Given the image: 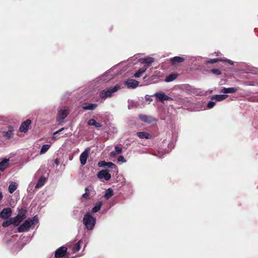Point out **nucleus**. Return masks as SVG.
<instances>
[{
	"label": "nucleus",
	"mask_w": 258,
	"mask_h": 258,
	"mask_svg": "<svg viewBox=\"0 0 258 258\" xmlns=\"http://www.w3.org/2000/svg\"><path fill=\"white\" fill-rule=\"evenodd\" d=\"M211 72L217 76L221 74V71L217 69L211 70Z\"/></svg>",
	"instance_id": "37"
},
{
	"label": "nucleus",
	"mask_w": 258,
	"mask_h": 258,
	"mask_svg": "<svg viewBox=\"0 0 258 258\" xmlns=\"http://www.w3.org/2000/svg\"><path fill=\"white\" fill-rule=\"evenodd\" d=\"M223 61V59L221 58H211V64L216 63L218 61Z\"/></svg>",
	"instance_id": "40"
},
{
	"label": "nucleus",
	"mask_w": 258,
	"mask_h": 258,
	"mask_svg": "<svg viewBox=\"0 0 258 258\" xmlns=\"http://www.w3.org/2000/svg\"><path fill=\"white\" fill-rule=\"evenodd\" d=\"M137 135L140 139H150L152 138V136L150 134L145 132H138Z\"/></svg>",
	"instance_id": "16"
},
{
	"label": "nucleus",
	"mask_w": 258,
	"mask_h": 258,
	"mask_svg": "<svg viewBox=\"0 0 258 258\" xmlns=\"http://www.w3.org/2000/svg\"><path fill=\"white\" fill-rule=\"evenodd\" d=\"M37 222L38 220L36 218V216L32 218H29L17 228V231L21 233L27 231L32 225L35 224Z\"/></svg>",
	"instance_id": "2"
},
{
	"label": "nucleus",
	"mask_w": 258,
	"mask_h": 258,
	"mask_svg": "<svg viewBox=\"0 0 258 258\" xmlns=\"http://www.w3.org/2000/svg\"><path fill=\"white\" fill-rule=\"evenodd\" d=\"M207 106L208 108H210V101L207 103Z\"/></svg>",
	"instance_id": "50"
},
{
	"label": "nucleus",
	"mask_w": 258,
	"mask_h": 258,
	"mask_svg": "<svg viewBox=\"0 0 258 258\" xmlns=\"http://www.w3.org/2000/svg\"><path fill=\"white\" fill-rule=\"evenodd\" d=\"M107 163V162L105 161H101L98 162V165L99 167H105Z\"/></svg>",
	"instance_id": "38"
},
{
	"label": "nucleus",
	"mask_w": 258,
	"mask_h": 258,
	"mask_svg": "<svg viewBox=\"0 0 258 258\" xmlns=\"http://www.w3.org/2000/svg\"><path fill=\"white\" fill-rule=\"evenodd\" d=\"M117 160H118V161L122 162H125L126 161L125 159H124V158L122 156H119L118 157Z\"/></svg>",
	"instance_id": "42"
},
{
	"label": "nucleus",
	"mask_w": 258,
	"mask_h": 258,
	"mask_svg": "<svg viewBox=\"0 0 258 258\" xmlns=\"http://www.w3.org/2000/svg\"><path fill=\"white\" fill-rule=\"evenodd\" d=\"M228 97L226 94L215 95L211 97V100H215L216 102H221L225 100Z\"/></svg>",
	"instance_id": "11"
},
{
	"label": "nucleus",
	"mask_w": 258,
	"mask_h": 258,
	"mask_svg": "<svg viewBox=\"0 0 258 258\" xmlns=\"http://www.w3.org/2000/svg\"><path fill=\"white\" fill-rule=\"evenodd\" d=\"M185 59L183 57L180 56H175L170 58V61L172 64L174 65L177 63H181L184 61Z\"/></svg>",
	"instance_id": "15"
},
{
	"label": "nucleus",
	"mask_w": 258,
	"mask_h": 258,
	"mask_svg": "<svg viewBox=\"0 0 258 258\" xmlns=\"http://www.w3.org/2000/svg\"><path fill=\"white\" fill-rule=\"evenodd\" d=\"M115 152L117 154H119L121 153L122 151V149L118 146L115 147Z\"/></svg>",
	"instance_id": "39"
},
{
	"label": "nucleus",
	"mask_w": 258,
	"mask_h": 258,
	"mask_svg": "<svg viewBox=\"0 0 258 258\" xmlns=\"http://www.w3.org/2000/svg\"><path fill=\"white\" fill-rule=\"evenodd\" d=\"M18 186V184L16 182H12L10 185L9 186V191L10 194L13 193L16 189H17Z\"/></svg>",
	"instance_id": "21"
},
{
	"label": "nucleus",
	"mask_w": 258,
	"mask_h": 258,
	"mask_svg": "<svg viewBox=\"0 0 258 258\" xmlns=\"http://www.w3.org/2000/svg\"><path fill=\"white\" fill-rule=\"evenodd\" d=\"M139 117L142 121L148 123H151L155 120L153 117L142 114H140Z\"/></svg>",
	"instance_id": "9"
},
{
	"label": "nucleus",
	"mask_w": 258,
	"mask_h": 258,
	"mask_svg": "<svg viewBox=\"0 0 258 258\" xmlns=\"http://www.w3.org/2000/svg\"><path fill=\"white\" fill-rule=\"evenodd\" d=\"M9 161L8 159H4L0 162V171H3L8 167Z\"/></svg>",
	"instance_id": "17"
},
{
	"label": "nucleus",
	"mask_w": 258,
	"mask_h": 258,
	"mask_svg": "<svg viewBox=\"0 0 258 258\" xmlns=\"http://www.w3.org/2000/svg\"><path fill=\"white\" fill-rule=\"evenodd\" d=\"M120 88V86L118 84L112 87L104 89L100 92L99 96L101 98L105 99L107 97L112 96V94L117 91Z\"/></svg>",
	"instance_id": "3"
},
{
	"label": "nucleus",
	"mask_w": 258,
	"mask_h": 258,
	"mask_svg": "<svg viewBox=\"0 0 258 258\" xmlns=\"http://www.w3.org/2000/svg\"><path fill=\"white\" fill-rule=\"evenodd\" d=\"M154 95L156 98V100L161 102H163L166 100H172V98L166 95L163 92L156 93Z\"/></svg>",
	"instance_id": "4"
},
{
	"label": "nucleus",
	"mask_w": 258,
	"mask_h": 258,
	"mask_svg": "<svg viewBox=\"0 0 258 258\" xmlns=\"http://www.w3.org/2000/svg\"><path fill=\"white\" fill-rule=\"evenodd\" d=\"M63 130H64V128L63 127V128H60V130H58V131H56L55 132H54V133H53V137H52V140H56V139H57L59 138L60 137H57V136H56V135H57V134H58L59 133L61 132L62 131H63Z\"/></svg>",
	"instance_id": "34"
},
{
	"label": "nucleus",
	"mask_w": 258,
	"mask_h": 258,
	"mask_svg": "<svg viewBox=\"0 0 258 258\" xmlns=\"http://www.w3.org/2000/svg\"><path fill=\"white\" fill-rule=\"evenodd\" d=\"M31 122L30 119H27L26 120L23 121L19 127V131L21 133H26L28 131Z\"/></svg>",
	"instance_id": "5"
},
{
	"label": "nucleus",
	"mask_w": 258,
	"mask_h": 258,
	"mask_svg": "<svg viewBox=\"0 0 258 258\" xmlns=\"http://www.w3.org/2000/svg\"><path fill=\"white\" fill-rule=\"evenodd\" d=\"M97 106V104H86L85 105H84L83 108L85 110H94L96 107Z\"/></svg>",
	"instance_id": "25"
},
{
	"label": "nucleus",
	"mask_w": 258,
	"mask_h": 258,
	"mask_svg": "<svg viewBox=\"0 0 258 258\" xmlns=\"http://www.w3.org/2000/svg\"><path fill=\"white\" fill-rule=\"evenodd\" d=\"M155 60L154 58L153 57H147L143 59V62L147 64V66H149L151 64H152Z\"/></svg>",
	"instance_id": "26"
},
{
	"label": "nucleus",
	"mask_w": 258,
	"mask_h": 258,
	"mask_svg": "<svg viewBox=\"0 0 258 258\" xmlns=\"http://www.w3.org/2000/svg\"><path fill=\"white\" fill-rule=\"evenodd\" d=\"M145 99L149 102H151L153 101L152 99L151 98V97L149 95H146L145 96Z\"/></svg>",
	"instance_id": "44"
},
{
	"label": "nucleus",
	"mask_w": 258,
	"mask_h": 258,
	"mask_svg": "<svg viewBox=\"0 0 258 258\" xmlns=\"http://www.w3.org/2000/svg\"><path fill=\"white\" fill-rule=\"evenodd\" d=\"M67 248L65 246H61L58 248L55 252V257L60 258L64 256L67 252Z\"/></svg>",
	"instance_id": "8"
},
{
	"label": "nucleus",
	"mask_w": 258,
	"mask_h": 258,
	"mask_svg": "<svg viewBox=\"0 0 258 258\" xmlns=\"http://www.w3.org/2000/svg\"><path fill=\"white\" fill-rule=\"evenodd\" d=\"M216 102V101H215V100H211V108L215 106Z\"/></svg>",
	"instance_id": "45"
},
{
	"label": "nucleus",
	"mask_w": 258,
	"mask_h": 258,
	"mask_svg": "<svg viewBox=\"0 0 258 258\" xmlns=\"http://www.w3.org/2000/svg\"><path fill=\"white\" fill-rule=\"evenodd\" d=\"M113 195V190L109 188L107 190H106L105 194L104 195V197L106 199H109L110 197H111Z\"/></svg>",
	"instance_id": "27"
},
{
	"label": "nucleus",
	"mask_w": 258,
	"mask_h": 258,
	"mask_svg": "<svg viewBox=\"0 0 258 258\" xmlns=\"http://www.w3.org/2000/svg\"><path fill=\"white\" fill-rule=\"evenodd\" d=\"M12 220V223L15 226H18L20 223L23 220L22 218H20L19 216H16L15 217L11 218Z\"/></svg>",
	"instance_id": "18"
},
{
	"label": "nucleus",
	"mask_w": 258,
	"mask_h": 258,
	"mask_svg": "<svg viewBox=\"0 0 258 258\" xmlns=\"http://www.w3.org/2000/svg\"><path fill=\"white\" fill-rule=\"evenodd\" d=\"M125 85L128 88H135L138 86L139 82L134 79H130L125 82Z\"/></svg>",
	"instance_id": "14"
},
{
	"label": "nucleus",
	"mask_w": 258,
	"mask_h": 258,
	"mask_svg": "<svg viewBox=\"0 0 258 258\" xmlns=\"http://www.w3.org/2000/svg\"><path fill=\"white\" fill-rule=\"evenodd\" d=\"M106 166L110 169H116V166L115 164H114V163H113L112 162H107V164H106Z\"/></svg>",
	"instance_id": "35"
},
{
	"label": "nucleus",
	"mask_w": 258,
	"mask_h": 258,
	"mask_svg": "<svg viewBox=\"0 0 258 258\" xmlns=\"http://www.w3.org/2000/svg\"><path fill=\"white\" fill-rule=\"evenodd\" d=\"M50 147V145L46 144L42 146L41 147L40 153V154H43L45 153L46 152H47L49 148Z\"/></svg>",
	"instance_id": "29"
},
{
	"label": "nucleus",
	"mask_w": 258,
	"mask_h": 258,
	"mask_svg": "<svg viewBox=\"0 0 258 258\" xmlns=\"http://www.w3.org/2000/svg\"><path fill=\"white\" fill-rule=\"evenodd\" d=\"M83 223L87 229L92 230L96 223V218L93 217L90 213H87L84 215Z\"/></svg>",
	"instance_id": "1"
},
{
	"label": "nucleus",
	"mask_w": 258,
	"mask_h": 258,
	"mask_svg": "<svg viewBox=\"0 0 258 258\" xmlns=\"http://www.w3.org/2000/svg\"><path fill=\"white\" fill-rule=\"evenodd\" d=\"M12 220H11V219L9 220H7L6 221H4L3 223H2V226L4 227H9V226H10L11 225H12Z\"/></svg>",
	"instance_id": "33"
},
{
	"label": "nucleus",
	"mask_w": 258,
	"mask_h": 258,
	"mask_svg": "<svg viewBox=\"0 0 258 258\" xmlns=\"http://www.w3.org/2000/svg\"><path fill=\"white\" fill-rule=\"evenodd\" d=\"M246 73L258 75V69L252 67L249 68L247 69Z\"/></svg>",
	"instance_id": "28"
},
{
	"label": "nucleus",
	"mask_w": 258,
	"mask_h": 258,
	"mask_svg": "<svg viewBox=\"0 0 258 258\" xmlns=\"http://www.w3.org/2000/svg\"><path fill=\"white\" fill-rule=\"evenodd\" d=\"M116 153L114 151H112L111 153H110V155L111 156H114L116 155Z\"/></svg>",
	"instance_id": "46"
},
{
	"label": "nucleus",
	"mask_w": 258,
	"mask_h": 258,
	"mask_svg": "<svg viewBox=\"0 0 258 258\" xmlns=\"http://www.w3.org/2000/svg\"><path fill=\"white\" fill-rule=\"evenodd\" d=\"M13 130H9L8 132L5 133L4 136L8 139H12L13 137Z\"/></svg>",
	"instance_id": "30"
},
{
	"label": "nucleus",
	"mask_w": 258,
	"mask_h": 258,
	"mask_svg": "<svg viewBox=\"0 0 258 258\" xmlns=\"http://www.w3.org/2000/svg\"><path fill=\"white\" fill-rule=\"evenodd\" d=\"M97 177L99 179H104L106 180H109L111 178V174L107 170H102L98 172Z\"/></svg>",
	"instance_id": "6"
},
{
	"label": "nucleus",
	"mask_w": 258,
	"mask_h": 258,
	"mask_svg": "<svg viewBox=\"0 0 258 258\" xmlns=\"http://www.w3.org/2000/svg\"><path fill=\"white\" fill-rule=\"evenodd\" d=\"M45 180H46L45 178L43 176H41L38 180L37 183H36V184L35 185V188H38L44 185V184L45 182Z\"/></svg>",
	"instance_id": "23"
},
{
	"label": "nucleus",
	"mask_w": 258,
	"mask_h": 258,
	"mask_svg": "<svg viewBox=\"0 0 258 258\" xmlns=\"http://www.w3.org/2000/svg\"><path fill=\"white\" fill-rule=\"evenodd\" d=\"M177 77V75L175 73H172L167 76L165 80L166 82H170L175 80Z\"/></svg>",
	"instance_id": "22"
},
{
	"label": "nucleus",
	"mask_w": 258,
	"mask_h": 258,
	"mask_svg": "<svg viewBox=\"0 0 258 258\" xmlns=\"http://www.w3.org/2000/svg\"><path fill=\"white\" fill-rule=\"evenodd\" d=\"M90 195L89 190L88 187L85 188V193L82 195V198L84 199H87Z\"/></svg>",
	"instance_id": "36"
},
{
	"label": "nucleus",
	"mask_w": 258,
	"mask_h": 258,
	"mask_svg": "<svg viewBox=\"0 0 258 258\" xmlns=\"http://www.w3.org/2000/svg\"><path fill=\"white\" fill-rule=\"evenodd\" d=\"M18 216H19L20 218H22V220L25 219L26 218V214L27 213V211L24 209L18 208Z\"/></svg>",
	"instance_id": "20"
},
{
	"label": "nucleus",
	"mask_w": 258,
	"mask_h": 258,
	"mask_svg": "<svg viewBox=\"0 0 258 258\" xmlns=\"http://www.w3.org/2000/svg\"><path fill=\"white\" fill-rule=\"evenodd\" d=\"M56 165H58L59 164V161L57 159H56L54 161Z\"/></svg>",
	"instance_id": "47"
},
{
	"label": "nucleus",
	"mask_w": 258,
	"mask_h": 258,
	"mask_svg": "<svg viewBox=\"0 0 258 258\" xmlns=\"http://www.w3.org/2000/svg\"><path fill=\"white\" fill-rule=\"evenodd\" d=\"M101 206L102 204L100 202L97 204L93 208L92 210V212L95 213L98 212L100 210Z\"/></svg>",
	"instance_id": "32"
},
{
	"label": "nucleus",
	"mask_w": 258,
	"mask_h": 258,
	"mask_svg": "<svg viewBox=\"0 0 258 258\" xmlns=\"http://www.w3.org/2000/svg\"><path fill=\"white\" fill-rule=\"evenodd\" d=\"M223 61H225L227 62L230 65H233L234 64V62L233 61H232L231 60H230V59H223Z\"/></svg>",
	"instance_id": "43"
},
{
	"label": "nucleus",
	"mask_w": 258,
	"mask_h": 258,
	"mask_svg": "<svg viewBox=\"0 0 258 258\" xmlns=\"http://www.w3.org/2000/svg\"><path fill=\"white\" fill-rule=\"evenodd\" d=\"M69 114V112L67 109H61L60 110L57 114V120H63Z\"/></svg>",
	"instance_id": "13"
},
{
	"label": "nucleus",
	"mask_w": 258,
	"mask_h": 258,
	"mask_svg": "<svg viewBox=\"0 0 258 258\" xmlns=\"http://www.w3.org/2000/svg\"><path fill=\"white\" fill-rule=\"evenodd\" d=\"M12 213V210L10 208H4L0 213V218L7 219L11 217Z\"/></svg>",
	"instance_id": "7"
},
{
	"label": "nucleus",
	"mask_w": 258,
	"mask_h": 258,
	"mask_svg": "<svg viewBox=\"0 0 258 258\" xmlns=\"http://www.w3.org/2000/svg\"><path fill=\"white\" fill-rule=\"evenodd\" d=\"M215 53L216 55H217V56H219V55H220V54H221V53L219 52H215Z\"/></svg>",
	"instance_id": "48"
},
{
	"label": "nucleus",
	"mask_w": 258,
	"mask_h": 258,
	"mask_svg": "<svg viewBox=\"0 0 258 258\" xmlns=\"http://www.w3.org/2000/svg\"><path fill=\"white\" fill-rule=\"evenodd\" d=\"M147 70L146 67H143L140 69L135 74L134 77L136 78L140 77L142 74L146 72Z\"/></svg>",
	"instance_id": "24"
},
{
	"label": "nucleus",
	"mask_w": 258,
	"mask_h": 258,
	"mask_svg": "<svg viewBox=\"0 0 258 258\" xmlns=\"http://www.w3.org/2000/svg\"><path fill=\"white\" fill-rule=\"evenodd\" d=\"M80 243H81V241H79L74 245V246L73 247V251L74 252H76L79 251V250L80 249V248H81Z\"/></svg>",
	"instance_id": "31"
},
{
	"label": "nucleus",
	"mask_w": 258,
	"mask_h": 258,
	"mask_svg": "<svg viewBox=\"0 0 258 258\" xmlns=\"http://www.w3.org/2000/svg\"><path fill=\"white\" fill-rule=\"evenodd\" d=\"M88 156L89 153L87 150H85L83 153H81L80 156V160L82 165H84L86 163Z\"/></svg>",
	"instance_id": "12"
},
{
	"label": "nucleus",
	"mask_w": 258,
	"mask_h": 258,
	"mask_svg": "<svg viewBox=\"0 0 258 258\" xmlns=\"http://www.w3.org/2000/svg\"><path fill=\"white\" fill-rule=\"evenodd\" d=\"M88 124L89 125H94L96 128H100L102 126V124L96 121V120L94 119H90L88 121Z\"/></svg>",
	"instance_id": "19"
},
{
	"label": "nucleus",
	"mask_w": 258,
	"mask_h": 258,
	"mask_svg": "<svg viewBox=\"0 0 258 258\" xmlns=\"http://www.w3.org/2000/svg\"><path fill=\"white\" fill-rule=\"evenodd\" d=\"M238 90L239 88L236 87H224L221 90L220 92L224 94H233L235 93Z\"/></svg>",
	"instance_id": "10"
},
{
	"label": "nucleus",
	"mask_w": 258,
	"mask_h": 258,
	"mask_svg": "<svg viewBox=\"0 0 258 258\" xmlns=\"http://www.w3.org/2000/svg\"><path fill=\"white\" fill-rule=\"evenodd\" d=\"M3 198V195H2V193L1 192H0V201Z\"/></svg>",
	"instance_id": "49"
},
{
	"label": "nucleus",
	"mask_w": 258,
	"mask_h": 258,
	"mask_svg": "<svg viewBox=\"0 0 258 258\" xmlns=\"http://www.w3.org/2000/svg\"><path fill=\"white\" fill-rule=\"evenodd\" d=\"M245 84H246V85H248V86H255V85L258 86V82H256V83H254V82H246Z\"/></svg>",
	"instance_id": "41"
}]
</instances>
